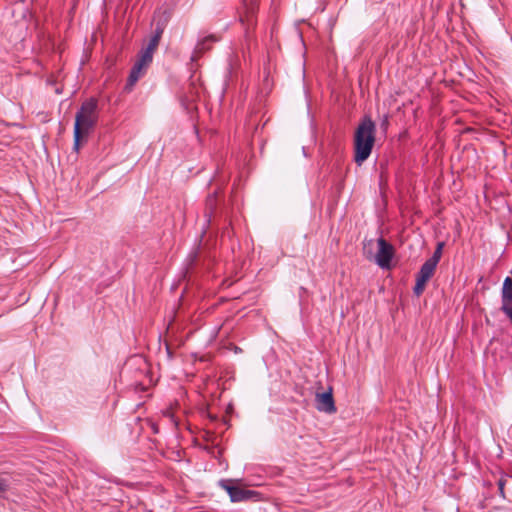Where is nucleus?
<instances>
[{
    "label": "nucleus",
    "instance_id": "f257e3e1",
    "mask_svg": "<svg viewBox=\"0 0 512 512\" xmlns=\"http://www.w3.org/2000/svg\"><path fill=\"white\" fill-rule=\"evenodd\" d=\"M98 103L95 98L84 101L76 113L74 124V148L77 150L96 125Z\"/></svg>",
    "mask_w": 512,
    "mask_h": 512
},
{
    "label": "nucleus",
    "instance_id": "f03ea898",
    "mask_svg": "<svg viewBox=\"0 0 512 512\" xmlns=\"http://www.w3.org/2000/svg\"><path fill=\"white\" fill-rule=\"evenodd\" d=\"M375 141V123L370 117L365 116L359 123L355 132L354 160H366L373 148Z\"/></svg>",
    "mask_w": 512,
    "mask_h": 512
},
{
    "label": "nucleus",
    "instance_id": "9b49d317",
    "mask_svg": "<svg viewBox=\"0 0 512 512\" xmlns=\"http://www.w3.org/2000/svg\"><path fill=\"white\" fill-rule=\"evenodd\" d=\"M166 23H167L166 19L158 20L156 22L155 29H154V32H153V35H152L153 38H156L159 41L161 40V37H162L163 32H164L165 27H166Z\"/></svg>",
    "mask_w": 512,
    "mask_h": 512
},
{
    "label": "nucleus",
    "instance_id": "20e7f679",
    "mask_svg": "<svg viewBox=\"0 0 512 512\" xmlns=\"http://www.w3.org/2000/svg\"><path fill=\"white\" fill-rule=\"evenodd\" d=\"M152 61V59L139 52L138 58L131 68L130 74L128 76L125 87L126 90L130 91L137 83V81L146 74L147 69L151 65Z\"/></svg>",
    "mask_w": 512,
    "mask_h": 512
},
{
    "label": "nucleus",
    "instance_id": "ddd939ff",
    "mask_svg": "<svg viewBox=\"0 0 512 512\" xmlns=\"http://www.w3.org/2000/svg\"><path fill=\"white\" fill-rule=\"evenodd\" d=\"M511 477L508 476V475H503L497 482V485H498V489H499V494L502 498H505V492H504V487L508 481V479H510Z\"/></svg>",
    "mask_w": 512,
    "mask_h": 512
},
{
    "label": "nucleus",
    "instance_id": "0eeeda50",
    "mask_svg": "<svg viewBox=\"0 0 512 512\" xmlns=\"http://www.w3.org/2000/svg\"><path fill=\"white\" fill-rule=\"evenodd\" d=\"M501 311L512 322V279L506 277L501 289Z\"/></svg>",
    "mask_w": 512,
    "mask_h": 512
},
{
    "label": "nucleus",
    "instance_id": "1a4fd4ad",
    "mask_svg": "<svg viewBox=\"0 0 512 512\" xmlns=\"http://www.w3.org/2000/svg\"><path fill=\"white\" fill-rule=\"evenodd\" d=\"M219 41V37L216 35H209L199 40L194 48L192 60H197L205 52L210 51L214 43Z\"/></svg>",
    "mask_w": 512,
    "mask_h": 512
},
{
    "label": "nucleus",
    "instance_id": "dca6fc26",
    "mask_svg": "<svg viewBox=\"0 0 512 512\" xmlns=\"http://www.w3.org/2000/svg\"><path fill=\"white\" fill-rule=\"evenodd\" d=\"M215 201H216V194L210 195L207 198V205L212 208V206L215 204Z\"/></svg>",
    "mask_w": 512,
    "mask_h": 512
},
{
    "label": "nucleus",
    "instance_id": "423d86ee",
    "mask_svg": "<svg viewBox=\"0 0 512 512\" xmlns=\"http://www.w3.org/2000/svg\"><path fill=\"white\" fill-rule=\"evenodd\" d=\"M315 405L318 411L327 414H333L337 411L332 394V387H329L328 390L323 393H316Z\"/></svg>",
    "mask_w": 512,
    "mask_h": 512
},
{
    "label": "nucleus",
    "instance_id": "7ed1b4c3",
    "mask_svg": "<svg viewBox=\"0 0 512 512\" xmlns=\"http://www.w3.org/2000/svg\"><path fill=\"white\" fill-rule=\"evenodd\" d=\"M395 250L392 244L383 237L376 240L364 239L363 254L368 260H373L379 267L383 269L390 268Z\"/></svg>",
    "mask_w": 512,
    "mask_h": 512
},
{
    "label": "nucleus",
    "instance_id": "4468645a",
    "mask_svg": "<svg viewBox=\"0 0 512 512\" xmlns=\"http://www.w3.org/2000/svg\"><path fill=\"white\" fill-rule=\"evenodd\" d=\"M9 489L8 480L0 476V496H4Z\"/></svg>",
    "mask_w": 512,
    "mask_h": 512
},
{
    "label": "nucleus",
    "instance_id": "f8f14e48",
    "mask_svg": "<svg viewBox=\"0 0 512 512\" xmlns=\"http://www.w3.org/2000/svg\"><path fill=\"white\" fill-rule=\"evenodd\" d=\"M443 247H444V243L443 242H439L436 246V249L435 251L433 252V255L427 259L428 261L438 265L440 259H441V256H442V250H443Z\"/></svg>",
    "mask_w": 512,
    "mask_h": 512
},
{
    "label": "nucleus",
    "instance_id": "9d476101",
    "mask_svg": "<svg viewBox=\"0 0 512 512\" xmlns=\"http://www.w3.org/2000/svg\"><path fill=\"white\" fill-rule=\"evenodd\" d=\"M159 43H160V41L158 39L153 38L151 36V38L148 42V45L145 48L141 49L140 53H142L143 55H145L153 60V55H154L155 51L157 50Z\"/></svg>",
    "mask_w": 512,
    "mask_h": 512
},
{
    "label": "nucleus",
    "instance_id": "39448f33",
    "mask_svg": "<svg viewBox=\"0 0 512 512\" xmlns=\"http://www.w3.org/2000/svg\"><path fill=\"white\" fill-rule=\"evenodd\" d=\"M437 265L426 260L423 265L421 266L419 272L416 275V283L413 288V292L416 296H420L426 287V283L431 279L433 276Z\"/></svg>",
    "mask_w": 512,
    "mask_h": 512
},
{
    "label": "nucleus",
    "instance_id": "2eb2a0df",
    "mask_svg": "<svg viewBox=\"0 0 512 512\" xmlns=\"http://www.w3.org/2000/svg\"><path fill=\"white\" fill-rule=\"evenodd\" d=\"M388 125H389V117H388V115H384L380 122V127H381V129H383L385 131L388 128Z\"/></svg>",
    "mask_w": 512,
    "mask_h": 512
},
{
    "label": "nucleus",
    "instance_id": "6e6552de",
    "mask_svg": "<svg viewBox=\"0 0 512 512\" xmlns=\"http://www.w3.org/2000/svg\"><path fill=\"white\" fill-rule=\"evenodd\" d=\"M220 486L226 490L232 502H241L251 498L253 491L242 489L231 484L230 480H222Z\"/></svg>",
    "mask_w": 512,
    "mask_h": 512
}]
</instances>
